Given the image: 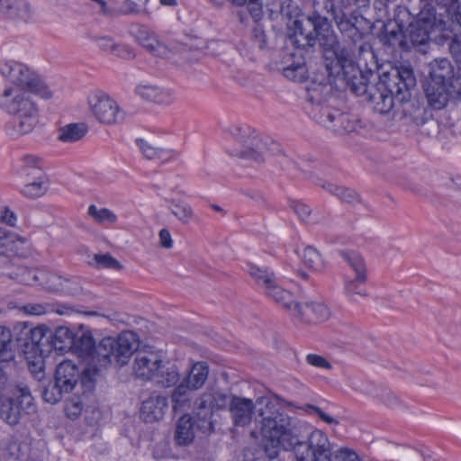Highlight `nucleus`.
<instances>
[{"label":"nucleus","mask_w":461,"mask_h":461,"mask_svg":"<svg viewBox=\"0 0 461 461\" xmlns=\"http://www.w3.org/2000/svg\"><path fill=\"white\" fill-rule=\"evenodd\" d=\"M343 8H312L307 15L294 22V32L289 34L287 39L299 51L312 49L319 42L327 62L326 68L330 73L339 74L355 65L351 50L339 42L332 29V23L348 38L355 40L361 37L357 27V16L348 14Z\"/></svg>","instance_id":"obj_1"},{"label":"nucleus","mask_w":461,"mask_h":461,"mask_svg":"<svg viewBox=\"0 0 461 461\" xmlns=\"http://www.w3.org/2000/svg\"><path fill=\"white\" fill-rule=\"evenodd\" d=\"M341 73L350 91L357 95H366L373 109L381 114L389 113L397 103L408 104L411 91L416 86L410 66H390L388 70L381 68L380 72H375L370 68L363 70L355 64Z\"/></svg>","instance_id":"obj_2"},{"label":"nucleus","mask_w":461,"mask_h":461,"mask_svg":"<svg viewBox=\"0 0 461 461\" xmlns=\"http://www.w3.org/2000/svg\"><path fill=\"white\" fill-rule=\"evenodd\" d=\"M282 406L294 407L275 394L258 397L254 410L261 418V433L264 439V451L267 459H245L243 461H281L277 458L280 447L293 450L296 456L297 447L305 443L304 428L297 420L280 412Z\"/></svg>","instance_id":"obj_3"},{"label":"nucleus","mask_w":461,"mask_h":461,"mask_svg":"<svg viewBox=\"0 0 461 461\" xmlns=\"http://www.w3.org/2000/svg\"><path fill=\"white\" fill-rule=\"evenodd\" d=\"M138 342L135 334L131 331L122 332L117 338H104L95 345L90 334L76 336L70 351L87 361L94 373L114 364L118 366L126 365L137 350Z\"/></svg>","instance_id":"obj_4"},{"label":"nucleus","mask_w":461,"mask_h":461,"mask_svg":"<svg viewBox=\"0 0 461 461\" xmlns=\"http://www.w3.org/2000/svg\"><path fill=\"white\" fill-rule=\"evenodd\" d=\"M0 107L14 117L5 124L11 138L30 133L38 123V109L29 95L20 88L6 87L0 93Z\"/></svg>","instance_id":"obj_5"},{"label":"nucleus","mask_w":461,"mask_h":461,"mask_svg":"<svg viewBox=\"0 0 461 461\" xmlns=\"http://www.w3.org/2000/svg\"><path fill=\"white\" fill-rule=\"evenodd\" d=\"M95 375L90 367L81 368L71 360H64L56 366L54 383L44 388L42 397L47 402L57 403L63 394L71 393L79 382L83 387L92 388Z\"/></svg>","instance_id":"obj_6"},{"label":"nucleus","mask_w":461,"mask_h":461,"mask_svg":"<svg viewBox=\"0 0 461 461\" xmlns=\"http://www.w3.org/2000/svg\"><path fill=\"white\" fill-rule=\"evenodd\" d=\"M295 459L298 461H360L356 452L340 448L332 453L327 435L320 430H312L305 443L297 447Z\"/></svg>","instance_id":"obj_7"},{"label":"nucleus","mask_w":461,"mask_h":461,"mask_svg":"<svg viewBox=\"0 0 461 461\" xmlns=\"http://www.w3.org/2000/svg\"><path fill=\"white\" fill-rule=\"evenodd\" d=\"M230 132L244 147L237 153L241 158L259 163L264 160V154L267 152L271 155L281 153L278 143L258 138L255 130L249 125H234L230 127Z\"/></svg>","instance_id":"obj_8"},{"label":"nucleus","mask_w":461,"mask_h":461,"mask_svg":"<svg viewBox=\"0 0 461 461\" xmlns=\"http://www.w3.org/2000/svg\"><path fill=\"white\" fill-rule=\"evenodd\" d=\"M0 74L18 87L26 89L44 99L52 97V92L40 76L26 65L14 60L0 62Z\"/></svg>","instance_id":"obj_9"},{"label":"nucleus","mask_w":461,"mask_h":461,"mask_svg":"<svg viewBox=\"0 0 461 461\" xmlns=\"http://www.w3.org/2000/svg\"><path fill=\"white\" fill-rule=\"evenodd\" d=\"M33 402L27 386H17L12 396L0 398V418L11 426L17 425L23 415L34 411Z\"/></svg>","instance_id":"obj_10"},{"label":"nucleus","mask_w":461,"mask_h":461,"mask_svg":"<svg viewBox=\"0 0 461 461\" xmlns=\"http://www.w3.org/2000/svg\"><path fill=\"white\" fill-rule=\"evenodd\" d=\"M444 21L437 17V11L420 8L416 18L408 25L405 31L406 40L411 47H423L429 41V34L434 31H441Z\"/></svg>","instance_id":"obj_11"},{"label":"nucleus","mask_w":461,"mask_h":461,"mask_svg":"<svg viewBox=\"0 0 461 461\" xmlns=\"http://www.w3.org/2000/svg\"><path fill=\"white\" fill-rule=\"evenodd\" d=\"M405 18H411L409 10L405 7L398 6L393 19L387 20L383 23L382 28L377 33V38L384 48L392 51L397 49L410 50L409 42L403 32V28L406 25Z\"/></svg>","instance_id":"obj_12"},{"label":"nucleus","mask_w":461,"mask_h":461,"mask_svg":"<svg viewBox=\"0 0 461 461\" xmlns=\"http://www.w3.org/2000/svg\"><path fill=\"white\" fill-rule=\"evenodd\" d=\"M88 103L95 117L102 123H119L124 119L116 102L103 92L92 94Z\"/></svg>","instance_id":"obj_13"},{"label":"nucleus","mask_w":461,"mask_h":461,"mask_svg":"<svg viewBox=\"0 0 461 461\" xmlns=\"http://www.w3.org/2000/svg\"><path fill=\"white\" fill-rule=\"evenodd\" d=\"M290 312L294 318L306 323L324 321L330 316V309L325 303L313 301L303 303L295 301Z\"/></svg>","instance_id":"obj_14"},{"label":"nucleus","mask_w":461,"mask_h":461,"mask_svg":"<svg viewBox=\"0 0 461 461\" xmlns=\"http://www.w3.org/2000/svg\"><path fill=\"white\" fill-rule=\"evenodd\" d=\"M47 327L44 325L22 330L18 341L25 354L47 356L50 354L49 346H43L42 340L47 339Z\"/></svg>","instance_id":"obj_15"},{"label":"nucleus","mask_w":461,"mask_h":461,"mask_svg":"<svg viewBox=\"0 0 461 461\" xmlns=\"http://www.w3.org/2000/svg\"><path fill=\"white\" fill-rule=\"evenodd\" d=\"M0 13L10 20L23 23H29L35 16V9L28 0H0Z\"/></svg>","instance_id":"obj_16"},{"label":"nucleus","mask_w":461,"mask_h":461,"mask_svg":"<svg viewBox=\"0 0 461 461\" xmlns=\"http://www.w3.org/2000/svg\"><path fill=\"white\" fill-rule=\"evenodd\" d=\"M210 393H203L194 401V419L196 420V427L203 433H209L213 430L212 421L214 409L211 402Z\"/></svg>","instance_id":"obj_17"},{"label":"nucleus","mask_w":461,"mask_h":461,"mask_svg":"<svg viewBox=\"0 0 461 461\" xmlns=\"http://www.w3.org/2000/svg\"><path fill=\"white\" fill-rule=\"evenodd\" d=\"M131 33L150 53L162 58L168 56L170 51L167 47L160 42L148 27L140 24L132 25Z\"/></svg>","instance_id":"obj_18"},{"label":"nucleus","mask_w":461,"mask_h":461,"mask_svg":"<svg viewBox=\"0 0 461 461\" xmlns=\"http://www.w3.org/2000/svg\"><path fill=\"white\" fill-rule=\"evenodd\" d=\"M161 359L154 352H139L136 355L133 371L137 377L153 380L160 366Z\"/></svg>","instance_id":"obj_19"},{"label":"nucleus","mask_w":461,"mask_h":461,"mask_svg":"<svg viewBox=\"0 0 461 461\" xmlns=\"http://www.w3.org/2000/svg\"><path fill=\"white\" fill-rule=\"evenodd\" d=\"M229 411L233 424L244 427L252 420L254 402L247 398L233 396L229 403Z\"/></svg>","instance_id":"obj_20"},{"label":"nucleus","mask_w":461,"mask_h":461,"mask_svg":"<svg viewBox=\"0 0 461 461\" xmlns=\"http://www.w3.org/2000/svg\"><path fill=\"white\" fill-rule=\"evenodd\" d=\"M437 17L444 21L441 31L448 29L453 32H461V3L459 0H451L437 10Z\"/></svg>","instance_id":"obj_21"},{"label":"nucleus","mask_w":461,"mask_h":461,"mask_svg":"<svg viewBox=\"0 0 461 461\" xmlns=\"http://www.w3.org/2000/svg\"><path fill=\"white\" fill-rule=\"evenodd\" d=\"M168 408V400L163 395L150 396L142 402L140 415L145 422L161 420Z\"/></svg>","instance_id":"obj_22"},{"label":"nucleus","mask_w":461,"mask_h":461,"mask_svg":"<svg viewBox=\"0 0 461 461\" xmlns=\"http://www.w3.org/2000/svg\"><path fill=\"white\" fill-rule=\"evenodd\" d=\"M136 92L143 99L162 105H169L173 104L176 100L175 94L171 90L162 88L158 86H139L136 88Z\"/></svg>","instance_id":"obj_23"},{"label":"nucleus","mask_w":461,"mask_h":461,"mask_svg":"<svg viewBox=\"0 0 461 461\" xmlns=\"http://www.w3.org/2000/svg\"><path fill=\"white\" fill-rule=\"evenodd\" d=\"M266 5L272 18H277L280 15L289 21L294 18V23L300 20V18L297 19V16L301 10L294 0H270ZM307 14H306V15ZM303 16H305V14H303L301 19ZM294 32V31L293 33Z\"/></svg>","instance_id":"obj_24"},{"label":"nucleus","mask_w":461,"mask_h":461,"mask_svg":"<svg viewBox=\"0 0 461 461\" xmlns=\"http://www.w3.org/2000/svg\"><path fill=\"white\" fill-rule=\"evenodd\" d=\"M429 83H448L455 76L454 69L447 59H436L429 63Z\"/></svg>","instance_id":"obj_25"},{"label":"nucleus","mask_w":461,"mask_h":461,"mask_svg":"<svg viewBox=\"0 0 461 461\" xmlns=\"http://www.w3.org/2000/svg\"><path fill=\"white\" fill-rule=\"evenodd\" d=\"M426 97L430 108L440 110L447 105L450 99V94L447 91V85L429 83L426 88Z\"/></svg>","instance_id":"obj_26"},{"label":"nucleus","mask_w":461,"mask_h":461,"mask_svg":"<svg viewBox=\"0 0 461 461\" xmlns=\"http://www.w3.org/2000/svg\"><path fill=\"white\" fill-rule=\"evenodd\" d=\"M194 424H196V420L188 414H184L178 420L175 432V441L178 446H188L194 441Z\"/></svg>","instance_id":"obj_27"},{"label":"nucleus","mask_w":461,"mask_h":461,"mask_svg":"<svg viewBox=\"0 0 461 461\" xmlns=\"http://www.w3.org/2000/svg\"><path fill=\"white\" fill-rule=\"evenodd\" d=\"M266 294L270 297L276 303L281 305L284 309L291 312L295 303L294 294L281 287L276 283V278L273 284H270L265 288Z\"/></svg>","instance_id":"obj_28"},{"label":"nucleus","mask_w":461,"mask_h":461,"mask_svg":"<svg viewBox=\"0 0 461 461\" xmlns=\"http://www.w3.org/2000/svg\"><path fill=\"white\" fill-rule=\"evenodd\" d=\"M26 240L17 233L0 227V253L20 252Z\"/></svg>","instance_id":"obj_29"},{"label":"nucleus","mask_w":461,"mask_h":461,"mask_svg":"<svg viewBox=\"0 0 461 461\" xmlns=\"http://www.w3.org/2000/svg\"><path fill=\"white\" fill-rule=\"evenodd\" d=\"M209 375V366L206 362L201 361L195 363L189 374L188 376L185 379L183 383L185 384L191 390H198L203 387L205 381L208 378Z\"/></svg>","instance_id":"obj_30"},{"label":"nucleus","mask_w":461,"mask_h":461,"mask_svg":"<svg viewBox=\"0 0 461 461\" xmlns=\"http://www.w3.org/2000/svg\"><path fill=\"white\" fill-rule=\"evenodd\" d=\"M76 334L68 327H58L52 332L54 350L60 353L70 351L75 343Z\"/></svg>","instance_id":"obj_31"},{"label":"nucleus","mask_w":461,"mask_h":461,"mask_svg":"<svg viewBox=\"0 0 461 461\" xmlns=\"http://www.w3.org/2000/svg\"><path fill=\"white\" fill-rule=\"evenodd\" d=\"M179 379L180 375L177 368L174 365L163 364L161 361L153 381L158 385L167 388L176 385Z\"/></svg>","instance_id":"obj_32"},{"label":"nucleus","mask_w":461,"mask_h":461,"mask_svg":"<svg viewBox=\"0 0 461 461\" xmlns=\"http://www.w3.org/2000/svg\"><path fill=\"white\" fill-rule=\"evenodd\" d=\"M413 122L420 128L423 134L430 135L438 131V122L433 119L430 110L421 107L418 108L413 114Z\"/></svg>","instance_id":"obj_33"},{"label":"nucleus","mask_w":461,"mask_h":461,"mask_svg":"<svg viewBox=\"0 0 461 461\" xmlns=\"http://www.w3.org/2000/svg\"><path fill=\"white\" fill-rule=\"evenodd\" d=\"M367 274L355 275V277L345 281V294L350 301L356 302L357 296H366V283Z\"/></svg>","instance_id":"obj_34"},{"label":"nucleus","mask_w":461,"mask_h":461,"mask_svg":"<svg viewBox=\"0 0 461 461\" xmlns=\"http://www.w3.org/2000/svg\"><path fill=\"white\" fill-rule=\"evenodd\" d=\"M191 389L181 383L177 385L171 394L172 409L175 412H181L190 406Z\"/></svg>","instance_id":"obj_35"},{"label":"nucleus","mask_w":461,"mask_h":461,"mask_svg":"<svg viewBox=\"0 0 461 461\" xmlns=\"http://www.w3.org/2000/svg\"><path fill=\"white\" fill-rule=\"evenodd\" d=\"M86 132L87 126L85 123H69L59 129L58 139L62 142H76Z\"/></svg>","instance_id":"obj_36"},{"label":"nucleus","mask_w":461,"mask_h":461,"mask_svg":"<svg viewBox=\"0 0 461 461\" xmlns=\"http://www.w3.org/2000/svg\"><path fill=\"white\" fill-rule=\"evenodd\" d=\"M26 181L27 183L20 190L21 194L26 198L35 199L41 197L49 190V181L47 177Z\"/></svg>","instance_id":"obj_37"},{"label":"nucleus","mask_w":461,"mask_h":461,"mask_svg":"<svg viewBox=\"0 0 461 461\" xmlns=\"http://www.w3.org/2000/svg\"><path fill=\"white\" fill-rule=\"evenodd\" d=\"M14 358V350L11 330L0 326V363L10 362Z\"/></svg>","instance_id":"obj_38"},{"label":"nucleus","mask_w":461,"mask_h":461,"mask_svg":"<svg viewBox=\"0 0 461 461\" xmlns=\"http://www.w3.org/2000/svg\"><path fill=\"white\" fill-rule=\"evenodd\" d=\"M167 201L171 213L181 222L188 223L192 220L194 212L189 203L180 199H169Z\"/></svg>","instance_id":"obj_39"},{"label":"nucleus","mask_w":461,"mask_h":461,"mask_svg":"<svg viewBox=\"0 0 461 461\" xmlns=\"http://www.w3.org/2000/svg\"><path fill=\"white\" fill-rule=\"evenodd\" d=\"M18 253L19 252L0 253V276L15 279L26 271L24 267H14L12 263L11 258Z\"/></svg>","instance_id":"obj_40"},{"label":"nucleus","mask_w":461,"mask_h":461,"mask_svg":"<svg viewBox=\"0 0 461 461\" xmlns=\"http://www.w3.org/2000/svg\"><path fill=\"white\" fill-rule=\"evenodd\" d=\"M248 272L254 281L264 287L273 284L276 276L268 267H259L255 264L248 265Z\"/></svg>","instance_id":"obj_41"},{"label":"nucleus","mask_w":461,"mask_h":461,"mask_svg":"<svg viewBox=\"0 0 461 461\" xmlns=\"http://www.w3.org/2000/svg\"><path fill=\"white\" fill-rule=\"evenodd\" d=\"M338 254L355 272V275L367 274L365 260L358 252L341 249Z\"/></svg>","instance_id":"obj_42"},{"label":"nucleus","mask_w":461,"mask_h":461,"mask_svg":"<svg viewBox=\"0 0 461 461\" xmlns=\"http://www.w3.org/2000/svg\"><path fill=\"white\" fill-rule=\"evenodd\" d=\"M306 100L312 104L320 106L321 103L325 100V96L330 93L331 89L330 86L327 84H317L312 82L310 86L306 87Z\"/></svg>","instance_id":"obj_43"},{"label":"nucleus","mask_w":461,"mask_h":461,"mask_svg":"<svg viewBox=\"0 0 461 461\" xmlns=\"http://www.w3.org/2000/svg\"><path fill=\"white\" fill-rule=\"evenodd\" d=\"M321 187L339 197L343 202L352 203L358 201V195L354 190L344 186H338L332 183H323L321 184Z\"/></svg>","instance_id":"obj_44"},{"label":"nucleus","mask_w":461,"mask_h":461,"mask_svg":"<svg viewBox=\"0 0 461 461\" xmlns=\"http://www.w3.org/2000/svg\"><path fill=\"white\" fill-rule=\"evenodd\" d=\"M87 213L97 223L113 224L117 221V215L107 208H97L95 204L88 207Z\"/></svg>","instance_id":"obj_45"},{"label":"nucleus","mask_w":461,"mask_h":461,"mask_svg":"<svg viewBox=\"0 0 461 461\" xmlns=\"http://www.w3.org/2000/svg\"><path fill=\"white\" fill-rule=\"evenodd\" d=\"M335 115L334 126L331 131L343 134L356 130V121L352 120L349 114L339 111V113H335Z\"/></svg>","instance_id":"obj_46"},{"label":"nucleus","mask_w":461,"mask_h":461,"mask_svg":"<svg viewBox=\"0 0 461 461\" xmlns=\"http://www.w3.org/2000/svg\"><path fill=\"white\" fill-rule=\"evenodd\" d=\"M284 77L291 81L302 83L307 79L305 62L298 63L294 68H282Z\"/></svg>","instance_id":"obj_47"},{"label":"nucleus","mask_w":461,"mask_h":461,"mask_svg":"<svg viewBox=\"0 0 461 461\" xmlns=\"http://www.w3.org/2000/svg\"><path fill=\"white\" fill-rule=\"evenodd\" d=\"M317 108L318 113L314 114L315 120L327 129L331 130L336 118L335 113H339V111L322 106H317Z\"/></svg>","instance_id":"obj_48"},{"label":"nucleus","mask_w":461,"mask_h":461,"mask_svg":"<svg viewBox=\"0 0 461 461\" xmlns=\"http://www.w3.org/2000/svg\"><path fill=\"white\" fill-rule=\"evenodd\" d=\"M93 259L97 268H110L114 270L122 268L121 263L109 253L95 254Z\"/></svg>","instance_id":"obj_49"},{"label":"nucleus","mask_w":461,"mask_h":461,"mask_svg":"<svg viewBox=\"0 0 461 461\" xmlns=\"http://www.w3.org/2000/svg\"><path fill=\"white\" fill-rule=\"evenodd\" d=\"M303 259L305 265L311 268L318 270L321 267V256L319 252L311 246L303 249Z\"/></svg>","instance_id":"obj_50"},{"label":"nucleus","mask_w":461,"mask_h":461,"mask_svg":"<svg viewBox=\"0 0 461 461\" xmlns=\"http://www.w3.org/2000/svg\"><path fill=\"white\" fill-rule=\"evenodd\" d=\"M17 175L24 181L47 177L42 170V166H33L30 168L20 167L17 170Z\"/></svg>","instance_id":"obj_51"},{"label":"nucleus","mask_w":461,"mask_h":461,"mask_svg":"<svg viewBox=\"0 0 461 461\" xmlns=\"http://www.w3.org/2000/svg\"><path fill=\"white\" fill-rule=\"evenodd\" d=\"M253 45L261 50L267 48V41L264 29L261 25H256L251 32Z\"/></svg>","instance_id":"obj_52"},{"label":"nucleus","mask_w":461,"mask_h":461,"mask_svg":"<svg viewBox=\"0 0 461 461\" xmlns=\"http://www.w3.org/2000/svg\"><path fill=\"white\" fill-rule=\"evenodd\" d=\"M148 0H124L120 13L122 14H138L146 5Z\"/></svg>","instance_id":"obj_53"},{"label":"nucleus","mask_w":461,"mask_h":461,"mask_svg":"<svg viewBox=\"0 0 461 461\" xmlns=\"http://www.w3.org/2000/svg\"><path fill=\"white\" fill-rule=\"evenodd\" d=\"M111 55L125 60H131L135 58V53L130 46L119 42H115Z\"/></svg>","instance_id":"obj_54"},{"label":"nucleus","mask_w":461,"mask_h":461,"mask_svg":"<svg viewBox=\"0 0 461 461\" xmlns=\"http://www.w3.org/2000/svg\"><path fill=\"white\" fill-rule=\"evenodd\" d=\"M91 40L97 45L100 50L111 54L113 48L115 44V41L110 36H91Z\"/></svg>","instance_id":"obj_55"},{"label":"nucleus","mask_w":461,"mask_h":461,"mask_svg":"<svg viewBox=\"0 0 461 461\" xmlns=\"http://www.w3.org/2000/svg\"><path fill=\"white\" fill-rule=\"evenodd\" d=\"M291 208L298 215L301 221L304 222L310 221L312 209L305 203L299 201H293L291 203Z\"/></svg>","instance_id":"obj_56"},{"label":"nucleus","mask_w":461,"mask_h":461,"mask_svg":"<svg viewBox=\"0 0 461 461\" xmlns=\"http://www.w3.org/2000/svg\"><path fill=\"white\" fill-rule=\"evenodd\" d=\"M137 146L140 148L143 156L148 159H156L159 148H157L143 139L136 140Z\"/></svg>","instance_id":"obj_57"},{"label":"nucleus","mask_w":461,"mask_h":461,"mask_svg":"<svg viewBox=\"0 0 461 461\" xmlns=\"http://www.w3.org/2000/svg\"><path fill=\"white\" fill-rule=\"evenodd\" d=\"M211 396V402L212 404V407L215 411L224 409L229 402L228 395L224 393L215 391V392H209Z\"/></svg>","instance_id":"obj_58"},{"label":"nucleus","mask_w":461,"mask_h":461,"mask_svg":"<svg viewBox=\"0 0 461 461\" xmlns=\"http://www.w3.org/2000/svg\"><path fill=\"white\" fill-rule=\"evenodd\" d=\"M302 409L310 414L318 415L323 421H325L329 424H338L339 423V421L336 419L326 414L324 411H322L317 406H314L312 404H305Z\"/></svg>","instance_id":"obj_59"},{"label":"nucleus","mask_w":461,"mask_h":461,"mask_svg":"<svg viewBox=\"0 0 461 461\" xmlns=\"http://www.w3.org/2000/svg\"><path fill=\"white\" fill-rule=\"evenodd\" d=\"M447 88L450 94V98L461 101V79L459 77H454L447 83Z\"/></svg>","instance_id":"obj_60"},{"label":"nucleus","mask_w":461,"mask_h":461,"mask_svg":"<svg viewBox=\"0 0 461 461\" xmlns=\"http://www.w3.org/2000/svg\"><path fill=\"white\" fill-rule=\"evenodd\" d=\"M306 362L313 366L324 368V369H330L331 364L322 356L316 355V354H309L306 357Z\"/></svg>","instance_id":"obj_61"},{"label":"nucleus","mask_w":461,"mask_h":461,"mask_svg":"<svg viewBox=\"0 0 461 461\" xmlns=\"http://www.w3.org/2000/svg\"><path fill=\"white\" fill-rule=\"evenodd\" d=\"M83 410V403L79 400L71 399L66 404V412L68 417L75 419Z\"/></svg>","instance_id":"obj_62"},{"label":"nucleus","mask_w":461,"mask_h":461,"mask_svg":"<svg viewBox=\"0 0 461 461\" xmlns=\"http://www.w3.org/2000/svg\"><path fill=\"white\" fill-rule=\"evenodd\" d=\"M449 51L453 59L460 58L461 56V32H456L449 42Z\"/></svg>","instance_id":"obj_63"},{"label":"nucleus","mask_w":461,"mask_h":461,"mask_svg":"<svg viewBox=\"0 0 461 461\" xmlns=\"http://www.w3.org/2000/svg\"><path fill=\"white\" fill-rule=\"evenodd\" d=\"M23 310L27 314L39 316L48 312L49 307L40 303H29L23 306Z\"/></svg>","instance_id":"obj_64"}]
</instances>
